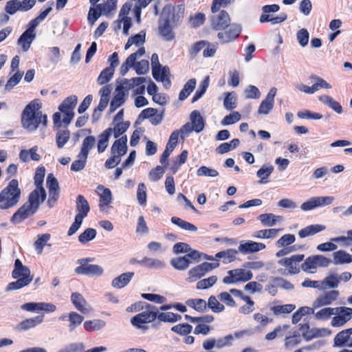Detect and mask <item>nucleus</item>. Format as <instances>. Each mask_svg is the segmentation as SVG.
Here are the masks:
<instances>
[{
  "label": "nucleus",
  "mask_w": 352,
  "mask_h": 352,
  "mask_svg": "<svg viewBox=\"0 0 352 352\" xmlns=\"http://www.w3.org/2000/svg\"><path fill=\"white\" fill-rule=\"evenodd\" d=\"M352 328L344 329L334 338V346L352 347Z\"/></svg>",
  "instance_id": "nucleus-24"
},
{
  "label": "nucleus",
  "mask_w": 352,
  "mask_h": 352,
  "mask_svg": "<svg viewBox=\"0 0 352 352\" xmlns=\"http://www.w3.org/2000/svg\"><path fill=\"white\" fill-rule=\"evenodd\" d=\"M223 107L227 110H232L236 107V94L234 91L225 94Z\"/></svg>",
  "instance_id": "nucleus-51"
},
{
  "label": "nucleus",
  "mask_w": 352,
  "mask_h": 352,
  "mask_svg": "<svg viewBox=\"0 0 352 352\" xmlns=\"http://www.w3.org/2000/svg\"><path fill=\"white\" fill-rule=\"evenodd\" d=\"M130 10V6L124 4L120 11L118 19L114 22L115 30H120L123 24L122 32L125 35L129 34V30L131 26V19L128 16Z\"/></svg>",
  "instance_id": "nucleus-16"
},
{
  "label": "nucleus",
  "mask_w": 352,
  "mask_h": 352,
  "mask_svg": "<svg viewBox=\"0 0 352 352\" xmlns=\"http://www.w3.org/2000/svg\"><path fill=\"white\" fill-rule=\"evenodd\" d=\"M21 309L31 312L44 311L50 313L55 311L56 307L54 304L48 302H27L21 305Z\"/></svg>",
  "instance_id": "nucleus-23"
},
{
  "label": "nucleus",
  "mask_w": 352,
  "mask_h": 352,
  "mask_svg": "<svg viewBox=\"0 0 352 352\" xmlns=\"http://www.w3.org/2000/svg\"><path fill=\"white\" fill-rule=\"evenodd\" d=\"M333 258L336 265H342L352 262V255L342 250L335 252L333 254Z\"/></svg>",
  "instance_id": "nucleus-43"
},
{
  "label": "nucleus",
  "mask_w": 352,
  "mask_h": 352,
  "mask_svg": "<svg viewBox=\"0 0 352 352\" xmlns=\"http://www.w3.org/2000/svg\"><path fill=\"white\" fill-rule=\"evenodd\" d=\"M70 137V133L68 130H61L58 131L56 135L57 146L59 148H63L68 142Z\"/></svg>",
  "instance_id": "nucleus-59"
},
{
  "label": "nucleus",
  "mask_w": 352,
  "mask_h": 352,
  "mask_svg": "<svg viewBox=\"0 0 352 352\" xmlns=\"http://www.w3.org/2000/svg\"><path fill=\"white\" fill-rule=\"evenodd\" d=\"M252 278L253 274L250 270L245 268H236L229 270L227 272V275L223 279V283L224 284L234 285L248 282Z\"/></svg>",
  "instance_id": "nucleus-7"
},
{
  "label": "nucleus",
  "mask_w": 352,
  "mask_h": 352,
  "mask_svg": "<svg viewBox=\"0 0 352 352\" xmlns=\"http://www.w3.org/2000/svg\"><path fill=\"white\" fill-rule=\"evenodd\" d=\"M47 186L49 188L50 199H56L58 194V184L52 174L47 177Z\"/></svg>",
  "instance_id": "nucleus-41"
},
{
  "label": "nucleus",
  "mask_w": 352,
  "mask_h": 352,
  "mask_svg": "<svg viewBox=\"0 0 352 352\" xmlns=\"http://www.w3.org/2000/svg\"><path fill=\"white\" fill-rule=\"evenodd\" d=\"M296 308V306L293 304H286L283 305H275L271 308V311H273L274 314L278 316L280 314H289L293 311Z\"/></svg>",
  "instance_id": "nucleus-56"
},
{
  "label": "nucleus",
  "mask_w": 352,
  "mask_h": 352,
  "mask_svg": "<svg viewBox=\"0 0 352 352\" xmlns=\"http://www.w3.org/2000/svg\"><path fill=\"white\" fill-rule=\"evenodd\" d=\"M126 97L123 94H119L116 92V95L113 96L109 107L111 113L114 112L118 108L122 105L126 100Z\"/></svg>",
  "instance_id": "nucleus-55"
},
{
  "label": "nucleus",
  "mask_w": 352,
  "mask_h": 352,
  "mask_svg": "<svg viewBox=\"0 0 352 352\" xmlns=\"http://www.w3.org/2000/svg\"><path fill=\"white\" fill-rule=\"evenodd\" d=\"M43 318L44 316L40 315L34 318L25 319L16 326V329L18 331H26L34 328L36 326L41 324L43 322Z\"/></svg>",
  "instance_id": "nucleus-29"
},
{
  "label": "nucleus",
  "mask_w": 352,
  "mask_h": 352,
  "mask_svg": "<svg viewBox=\"0 0 352 352\" xmlns=\"http://www.w3.org/2000/svg\"><path fill=\"white\" fill-rule=\"evenodd\" d=\"M240 334L241 333H236L234 336L230 334L223 338L216 339V348L221 349L223 347L231 346L234 338H237Z\"/></svg>",
  "instance_id": "nucleus-48"
},
{
  "label": "nucleus",
  "mask_w": 352,
  "mask_h": 352,
  "mask_svg": "<svg viewBox=\"0 0 352 352\" xmlns=\"http://www.w3.org/2000/svg\"><path fill=\"white\" fill-rule=\"evenodd\" d=\"M84 349L85 346L82 343H72L58 352H104L107 351L104 346L94 347L85 351H83Z\"/></svg>",
  "instance_id": "nucleus-27"
},
{
  "label": "nucleus",
  "mask_w": 352,
  "mask_h": 352,
  "mask_svg": "<svg viewBox=\"0 0 352 352\" xmlns=\"http://www.w3.org/2000/svg\"><path fill=\"white\" fill-rule=\"evenodd\" d=\"M69 324L68 329L70 332L74 331L84 320V317L76 311H71L67 314Z\"/></svg>",
  "instance_id": "nucleus-38"
},
{
  "label": "nucleus",
  "mask_w": 352,
  "mask_h": 352,
  "mask_svg": "<svg viewBox=\"0 0 352 352\" xmlns=\"http://www.w3.org/2000/svg\"><path fill=\"white\" fill-rule=\"evenodd\" d=\"M197 175L198 177H216L219 175V172L216 169L201 166L197 169Z\"/></svg>",
  "instance_id": "nucleus-61"
},
{
  "label": "nucleus",
  "mask_w": 352,
  "mask_h": 352,
  "mask_svg": "<svg viewBox=\"0 0 352 352\" xmlns=\"http://www.w3.org/2000/svg\"><path fill=\"white\" fill-rule=\"evenodd\" d=\"M331 260L322 255L308 257L302 264V270L309 273H314L318 267H327Z\"/></svg>",
  "instance_id": "nucleus-12"
},
{
  "label": "nucleus",
  "mask_w": 352,
  "mask_h": 352,
  "mask_svg": "<svg viewBox=\"0 0 352 352\" xmlns=\"http://www.w3.org/2000/svg\"><path fill=\"white\" fill-rule=\"evenodd\" d=\"M21 190L16 179H12L7 187L0 192V209L6 210L12 208L19 202Z\"/></svg>",
  "instance_id": "nucleus-3"
},
{
  "label": "nucleus",
  "mask_w": 352,
  "mask_h": 352,
  "mask_svg": "<svg viewBox=\"0 0 352 352\" xmlns=\"http://www.w3.org/2000/svg\"><path fill=\"white\" fill-rule=\"evenodd\" d=\"M111 128L104 130L99 136L98 142V151L99 153H103L109 144V137L111 136Z\"/></svg>",
  "instance_id": "nucleus-40"
},
{
  "label": "nucleus",
  "mask_w": 352,
  "mask_h": 352,
  "mask_svg": "<svg viewBox=\"0 0 352 352\" xmlns=\"http://www.w3.org/2000/svg\"><path fill=\"white\" fill-rule=\"evenodd\" d=\"M46 192L43 187H36L30 195L28 201L25 203L12 217L13 223H19L36 212L39 206L45 201Z\"/></svg>",
  "instance_id": "nucleus-1"
},
{
  "label": "nucleus",
  "mask_w": 352,
  "mask_h": 352,
  "mask_svg": "<svg viewBox=\"0 0 352 352\" xmlns=\"http://www.w3.org/2000/svg\"><path fill=\"white\" fill-rule=\"evenodd\" d=\"M78 98L76 96H70L65 98L58 106V110L63 113V122L65 126H68L74 119L75 113L74 109L77 104Z\"/></svg>",
  "instance_id": "nucleus-9"
},
{
  "label": "nucleus",
  "mask_w": 352,
  "mask_h": 352,
  "mask_svg": "<svg viewBox=\"0 0 352 352\" xmlns=\"http://www.w3.org/2000/svg\"><path fill=\"white\" fill-rule=\"evenodd\" d=\"M334 307H322L316 308L314 318L318 321H327L332 318L333 315Z\"/></svg>",
  "instance_id": "nucleus-33"
},
{
  "label": "nucleus",
  "mask_w": 352,
  "mask_h": 352,
  "mask_svg": "<svg viewBox=\"0 0 352 352\" xmlns=\"http://www.w3.org/2000/svg\"><path fill=\"white\" fill-rule=\"evenodd\" d=\"M280 10L277 4L265 5L262 7V14L259 17V22L261 23L270 22L272 25L279 24L285 21L287 15L285 13H280L279 15L273 16L271 12H276Z\"/></svg>",
  "instance_id": "nucleus-6"
},
{
  "label": "nucleus",
  "mask_w": 352,
  "mask_h": 352,
  "mask_svg": "<svg viewBox=\"0 0 352 352\" xmlns=\"http://www.w3.org/2000/svg\"><path fill=\"white\" fill-rule=\"evenodd\" d=\"M145 53L143 47L140 48L136 52L131 54L123 63L120 67V74L124 76L130 68L134 67L138 74H145L149 68V64L147 60H142L135 64L138 57L142 56Z\"/></svg>",
  "instance_id": "nucleus-4"
},
{
  "label": "nucleus",
  "mask_w": 352,
  "mask_h": 352,
  "mask_svg": "<svg viewBox=\"0 0 352 352\" xmlns=\"http://www.w3.org/2000/svg\"><path fill=\"white\" fill-rule=\"evenodd\" d=\"M280 230V229L275 228L261 230L254 232L252 234V237L256 239H274Z\"/></svg>",
  "instance_id": "nucleus-45"
},
{
  "label": "nucleus",
  "mask_w": 352,
  "mask_h": 352,
  "mask_svg": "<svg viewBox=\"0 0 352 352\" xmlns=\"http://www.w3.org/2000/svg\"><path fill=\"white\" fill-rule=\"evenodd\" d=\"M106 325V322L100 319H94L91 320H87L84 322V328L89 331H98Z\"/></svg>",
  "instance_id": "nucleus-47"
},
{
  "label": "nucleus",
  "mask_w": 352,
  "mask_h": 352,
  "mask_svg": "<svg viewBox=\"0 0 352 352\" xmlns=\"http://www.w3.org/2000/svg\"><path fill=\"white\" fill-rule=\"evenodd\" d=\"M352 318V308L348 307H334L331 320L333 327H342Z\"/></svg>",
  "instance_id": "nucleus-11"
},
{
  "label": "nucleus",
  "mask_w": 352,
  "mask_h": 352,
  "mask_svg": "<svg viewBox=\"0 0 352 352\" xmlns=\"http://www.w3.org/2000/svg\"><path fill=\"white\" fill-rule=\"evenodd\" d=\"M241 30L238 27H232L228 30L218 33V38L223 43H229L234 40L239 35Z\"/></svg>",
  "instance_id": "nucleus-34"
},
{
  "label": "nucleus",
  "mask_w": 352,
  "mask_h": 352,
  "mask_svg": "<svg viewBox=\"0 0 352 352\" xmlns=\"http://www.w3.org/2000/svg\"><path fill=\"white\" fill-rule=\"evenodd\" d=\"M114 71L112 67H109L102 70L97 80L98 84L104 85L107 83L113 77Z\"/></svg>",
  "instance_id": "nucleus-60"
},
{
  "label": "nucleus",
  "mask_w": 352,
  "mask_h": 352,
  "mask_svg": "<svg viewBox=\"0 0 352 352\" xmlns=\"http://www.w3.org/2000/svg\"><path fill=\"white\" fill-rule=\"evenodd\" d=\"M300 335L299 332L294 331L289 336H286L285 339V345L286 347H293L300 342Z\"/></svg>",
  "instance_id": "nucleus-64"
},
{
  "label": "nucleus",
  "mask_w": 352,
  "mask_h": 352,
  "mask_svg": "<svg viewBox=\"0 0 352 352\" xmlns=\"http://www.w3.org/2000/svg\"><path fill=\"white\" fill-rule=\"evenodd\" d=\"M288 329L289 325L287 324L279 325L276 327L272 331L267 333L265 338L267 340H272L275 339L278 336H283V332L286 331Z\"/></svg>",
  "instance_id": "nucleus-62"
},
{
  "label": "nucleus",
  "mask_w": 352,
  "mask_h": 352,
  "mask_svg": "<svg viewBox=\"0 0 352 352\" xmlns=\"http://www.w3.org/2000/svg\"><path fill=\"white\" fill-rule=\"evenodd\" d=\"M243 300L245 302V304L241 306L239 308L238 311L241 314L248 315L254 310L255 303L250 296H248L247 298H243Z\"/></svg>",
  "instance_id": "nucleus-53"
},
{
  "label": "nucleus",
  "mask_w": 352,
  "mask_h": 352,
  "mask_svg": "<svg viewBox=\"0 0 352 352\" xmlns=\"http://www.w3.org/2000/svg\"><path fill=\"white\" fill-rule=\"evenodd\" d=\"M230 22L228 14L225 11H221L220 13L212 19V25L216 29H225Z\"/></svg>",
  "instance_id": "nucleus-35"
},
{
  "label": "nucleus",
  "mask_w": 352,
  "mask_h": 352,
  "mask_svg": "<svg viewBox=\"0 0 352 352\" xmlns=\"http://www.w3.org/2000/svg\"><path fill=\"white\" fill-rule=\"evenodd\" d=\"M126 136H122L116 140L111 148V157L104 164L107 168H112L117 166L121 160V156L124 155L127 151Z\"/></svg>",
  "instance_id": "nucleus-5"
},
{
  "label": "nucleus",
  "mask_w": 352,
  "mask_h": 352,
  "mask_svg": "<svg viewBox=\"0 0 352 352\" xmlns=\"http://www.w3.org/2000/svg\"><path fill=\"white\" fill-rule=\"evenodd\" d=\"M36 36V33H32L26 30L19 38L17 45L21 47L24 52H26L30 49Z\"/></svg>",
  "instance_id": "nucleus-30"
},
{
  "label": "nucleus",
  "mask_w": 352,
  "mask_h": 352,
  "mask_svg": "<svg viewBox=\"0 0 352 352\" xmlns=\"http://www.w3.org/2000/svg\"><path fill=\"white\" fill-rule=\"evenodd\" d=\"M254 321L256 323V329L257 331L263 330L265 327L272 321L268 316L261 313H254L252 316Z\"/></svg>",
  "instance_id": "nucleus-44"
},
{
  "label": "nucleus",
  "mask_w": 352,
  "mask_h": 352,
  "mask_svg": "<svg viewBox=\"0 0 352 352\" xmlns=\"http://www.w3.org/2000/svg\"><path fill=\"white\" fill-rule=\"evenodd\" d=\"M156 318L162 322H175L181 320L182 316L172 312H162L157 314Z\"/></svg>",
  "instance_id": "nucleus-57"
},
{
  "label": "nucleus",
  "mask_w": 352,
  "mask_h": 352,
  "mask_svg": "<svg viewBox=\"0 0 352 352\" xmlns=\"http://www.w3.org/2000/svg\"><path fill=\"white\" fill-rule=\"evenodd\" d=\"M134 276L133 272L123 273L113 279L111 286L117 289H121L128 285Z\"/></svg>",
  "instance_id": "nucleus-36"
},
{
  "label": "nucleus",
  "mask_w": 352,
  "mask_h": 352,
  "mask_svg": "<svg viewBox=\"0 0 352 352\" xmlns=\"http://www.w3.org/2000/svg\"><path fill=\"white\" fill-rule=\"evenodd\" d=\"M96 144V139L94 136H87L86 137L82 143L81 149L80 151V154L84 158L88 157V154L89 151L94 148Z\"/></svg>",
  "instance_id": "nucleus-42"
},
{
  "label": "nucleus",
  "mask_w": 352,
  "mask_h": 352,
  "mask_svg": "<svg viewBox=\"0 0 352 352\" xmlns=\"http://www.w3.org/2000/svg\"><path fill=\"white\" fill-rule=\"evenodd\" d=\"M71 301L76 309L82 314H89L93 311L91 305H89L82 295L78 292H74L72 294Z\"/></svg>",
  "instance_id": "nucleus-20"
},
{
  "label": "nucleus",
  "mask_w": 352,
  "mask_h": 352,
  "mask_svg": "<svg viewBox=\"0 0 352 352\" xmlns=\"http://www.w3.org/2000/svg\"><path fill=\"white\" fill-rule=\"evenodd\" d=\"M145 81L143 77L132 78L131 79H122L118 81V85L116 89V92L123 94L125 97H128L129 91L133 89L135 86L142 84Z\"/></svg>",
  "instance_id": "nucleus-17"
},
{
  "label": "nucleus",
  "mask_w": 352,
  "mask_h": 352,
  "mask_svg": "<svg viewBox=\"0 0 352 352\" xmlns=\"http://www.w3.org/2000/svg\"><path fill=\"white\" fill-rule=\"evenodd\" d=\"M219 265V263L218 262H205L199 265H197L188 271V277L186 278V281L188 283H193L201 278L212 270L218 267Z\"/></svg>",
  "instance_id": "nucleus-13"
},
{
  "label": "nucleus",
  "mask_w": 352,
  "mask_h": 352,
  "mask_svg": "<svg viewBox=\"0 0 352 352\" xmlns=\"http://www.w3.org/2000/svg\"><path fill=\"white\" fill-rule=\"evenodd\" d=\"M89 209V205L87 201L82 195H78L76 199V210L78 213L76 217L80 216L81 219L83 220V219L87 216Z\"/></svg>",
  "instance_id": "nucleus-37"
},
{
  "label": "nucleus",
  "mask_w": 352,
  "mask_h": 352,
  "mask_svg": "<svg viewBox=\"0 0 352 352\" xmlns=\"http://www.w3.org/2000/svg\"><path fill=\"white\" fill-rule=\"evenodd\" d=\"M184 10L183 4L176 6L168 5L164 8L161 17L164 19H168V23L177 27L184 17Z\"/></svg>",
  "instance_id": "nucleus-8"
},
{
  "label": "nucleus",
  "mask_w": 352,
  "mask_h": 352,
  "mask_svg": "<svg viewBox=\"0 0 352 352\" xmlns=\"http://www.w3.org/2000/svg\"><path fill=\"white\" fill-rule=\"evenodd\" d=\"M176 28L171 23H168V19H164L160 17L159 21V33L166 41H171L174 38L173 30Z\"/></svg>",
  "instance_id": "nucleus-25"
},
{
  "label": "nucleus",
  "mask_w": 352,
  "mask_h": 352,
  "mask_svg": "<svg viewBox=\"0 0 352 352\" xmlns=\"http://www.w3.org/2000/svg\"><path fill=\"white\" fill-rule=\"evenodd\" d=\"M239 252L238 250L234 249H228L225 251L219 252L216 254L215 258L217 259H223L225 263H228L235 259L236 255Z\"/></svg>",
  "instance_id": "nucleus-46"
},
{
  "label": "nucleus",
  "mask_w": 352,
  "mask_h": 352,
  "mask_svg": "<svg viewBox=\"0 0 352 352\" xmlns=\"http://www.w3.org/2000/svg\"><path fill=\"white\" fill-rule=\"evenodd\" d=\"M266 248V245L260 242L253 241H242L239 247V252L243 254L256 253Z\"/></svg>",
  "instance_id": "nucleus-21"
},
{
  "label": "nucleus",
  "mask_w": 352,
  "mask_h": 352,
  "mask_svg": "<svg viewBox=\"0 0 352 352\" xmlns=\"http://www.w3.org/2000/svg\"><path fill=\"white\" fill-rule=\"evenodd\" d=\"M41 104L38 100L31 101L23 111L21 124L23 127L29 132L34 131L40 124L44 126L47 122V116L41 111Z\"/></svg>",
  "instance_id": "nucleus-2"
},
{
  "label": "nucleus",
  "mask_w": 352,
  "mask_h": 352,
  "mask_svg": "<svg viewBox=\"0 0 352 352\" xmlns=\"http://www.w3.org/2000/svg\"><path fill=\"white\" fill-rule=\"evenodd\" d=\"M325 230V226L320 224L310 225L300 230L298 234L300 238L314 235Z\"/></svg>",
  "instance_id": "nucleus-39"
},
{
  "label": "nucleus",
  "mask_w": 352,
  "mask_h": 352,
  "mask_svg": "<svg viewBox=\"0 0 352 352\" xmlns=\"http://www.w3.org/2000/svg\"><path fill=\"white\" fill-rule=\"evenodd\" d=\"M274 106V102L265 98L261 101L258 107V113L259 115L263 116L268 115L270 113V111L273 109Z\"/></svg>",
  "instance_id": "nucleus-58"
},
{
  "label": "nucleus",
  "mask_w": 352,
  "mask_h": 352,
  "mask_svg": "<svg viewBox=\"0 0 352 352\" xmlns=\"http://www.w3.org/2000/svg\"><path fill=\"white\" fill-rule=\"evenodd\" d=\"M196 86V80L195 78L190 79L184 85V88L179 93V98L180 100H185L189 94L193 91Z\"/></svg>",
  "instance_id": "nucleus-54"
},
{
  "label": "nucleus",
  "mask_w": 352,
  "mask_h": 352,
  "mask_svg": "<svg viewBox=\"0 0 352 352\" xmlns=\"http://www.w3.org/2000/svg\"><path fill=\"white\" fill-rule=\"evenodd\" d=\"M339 296V292L336 290H331L322 293L320 295L317 296L314 300L315 307L320 308L322 307H329L335 300H337Z\"/></svg>",
  "instance_id": "nucleus-19"
},
{
  "label": "nucleus",
  "mask_w": 352,
  "mask_h": 352,
  "mask_svg": "<svg viewBox=\"0 0 352 352\" xmlns=\"http://www.w3.org/2000/svg\"><path fill=\"white\" fill-rule=\"evenodd\" d=\"M38 146H34L30 149L21 150L19 157L23 162H28L30 160L39 161L41 159V155L38 153Z\"/></svg>",
  "instance_id": "nucleus-26"
},
{
  "label": "nucleus",
  "mask_w": 352,
  "mask_h": 352,
  "mask_svg": "<svg viewBox=\"0 0 352 352\" xmlns=\"http://www.w3.org/2000/svg\"><path fill=\"white\" fill-rule=\"evenodd\" d=\"M157 318V313L148 309L131 318V323L138 328H142L143 324L153 322Z\"/></svg>",
  "instance_id": "nucleus-18"
},
{
  "label": "nucleus",
  "mask_w": 352,
  "mask_h": 352,
  "mask_svg": "<svg viewBox=\"0 0 352 352\" xmlns=\"http://www.w3.org/2000/svg\"><path fill=\"white\" fill-rule=\"evenodd\" d=\"M190 123L194 128V131L200 133L202 131L205 126V122L200 112L197 110H194L190 115Z\"/></svg>",
  "instance_id": "nucleus-32"
},
{
  "label": "nucleus",
  "mask_w": 352,
  "mask_h": 352,
  "mask_svg": "<svg viewBox=\"0 0 352 352\" xmlns=\"http://www.w3.org/2000/svg\"><path fill=\"white\" fill-rule=\"evenodd\" d=\"M335 200L333 197H312L300 205V209L304 211H310L319 207L331 204Z\"/></svg>",
  "instance_id": "nucleus-14"
},
{
  "label": "nucleus",
  "mask_w": 352,
  "mask_h": 352,
  "mask_svg": "<svg viewBox=\"0 0 352 352\" xmlns=\"http://www.w3.org/2000/svg\"><path fill=\"white\" fill-rule=\"evenodd\" d=\"M98 189L102 191L100 193V209L102 211L107 212L109 209V205L112 201L111 192L109 188H104L102 186H99Z\"/></svg>",
  "instance_id": "nucleus-28"
},
{
  "label": "nucleus",
  "mask_w": 352,
  "mask_h": 352,
  "mask_svg": "<svg viewBox=\"0 0 352 352\" xmlns=\"http://www.w3.org/2000/svg\"><path fill=\"white\" fill-rule=\"evenodd\" d=\"M89 258H82L78 261L80 265L75 269V272L78 274L88 276H100L103 274V268L98 265L89 264Z\"/></svg>",
  "instance_id": "nucleus-10"
},
{
  "label": "nucleus",
  "mask_w": 352,
  "mask_h": 352,
  "mask_svg": "<svg viewBox=\"0 0 352 352\" xmlns=\"http://www.w3.org/2000/svg\"><path fill=\"white\" fill-rule=\"evenodd\" d=\"M305 256L303 254H295L289 258H285L278 261V265L285 267V274H295L300 272L299 263Z\"/></svg>",
  "instance_id": "nucleus-15"
},
{
  "label": "nucleus",
  "mask_w": 352,
  "mask_h": 352,
  "mask_svg": "<svg viewBox=\"0 0 352 352\" xmlns=\"http://www.w3.org/2000/svg\"><path fill=\"white\" fill-rule=\"evenodd\" d=\"M117 2L118 0H107L105 3L98 5L97 9L102 15H108L116 9Z\"/></svg>",
  "instance_id": "nucleus-52"
},
{
  "label": "nucleus",
  "mask_w": 352,
  "mask_h": 352,
  "mask_svg": "<svg viewBox=\"0 0 352 352\" xmlns=\"http://www.w3.org/2000/svg\"><path fill=\"white\" fill-rule=\"evenodd\" d=\"M12 277L14 278H19L23 280H27L28 283H30L33 279V276L30 275L29 268L24 266L19 259H16L14 262V269L12 271Z\"/></svg>",
  "instance_id": "nucleus-22"
},
{
  "label": "nucleus",
  "mask_w": 352,
  "mask_h": 352,
  "mask_svg": "<svg viewBox=\"0 0 352 352\" xmlns=\"http://www.w3.org/2000/svg\"><path fill=\"white\" fill-rule=\"evenodd\" d=\"M23 74V72H20L19 71L14 74L7 81L5 86V90L10 91L18 85L22 78Z\"/></svg>",
  "instance_id": "nucleus-63"
},
{
  "label": "nucleus",
  "mask_w": 352,
  "mask_h": 352,
  "mask_svg": "<svg viewBox=\"0 0 352 352\" xmlns=\"http://www.w3.org/2000/svg\"><path fill=\"white\" fill-rule=\"evenodd\" d=\"M313 85L311 86L312 90V94L318 91L320 89H331V85L328 83L325 80L319 76H313Z\"/></svg>",
  "instance_id": "nucleus-49"
},
{
  "label": "nucleus",
  "mask_w": 352,
  "mask_h": 352,
  "mask_svg": "<svg viewBox=\"0 0 352 352\" xmlns=\"http://www.w3.org/2000/svg\"><path fill=\"white\" fill-rule=\"evenodd\" d=\"M171 222L184 230L190 232H196L197 230V228L195 225L177 217H173L171 218Z\"/></svg>",
  "instance_id": "nucleus-50"
},
{
  "label": "nucleus",
  "mask_w": 352,
  "mask_h": 352,
  "mask_svg": "<svg viewBox=\"0 0 352 352\" xmlns=\"http://www.w3.org/2000/svg\"><path fill=\"white\" fill-rule=\"evenodd\" d=\"M258 219L261 223L267 227H272L278 222L283 221V217L280 215H275L272 213H265L258 216Z\"/></svg>",
  "instance_id": "nucleus-31"
}]
</instances>
